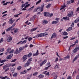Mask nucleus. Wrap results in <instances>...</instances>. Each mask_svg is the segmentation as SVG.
<instances>
[{
	"instance_id": "obj_1",
	"label": "nucleus",
	"mask_w": 79,
	"mask_h": 79,
	"mask_svg": "<svg viewBox=\"0 0 79 79\" xmlns=\"http://www.w3.org/2000/svg\"><path fill=\"white\" fill-rule=\"evenodd\" d=\"M48 34V33L47 32H45L44 33H40L39 34H38L37 35H35V36L33 37V38H38L39 37H45L46 35H47Z\"/></svg>"
},
{
	"instance_id": "obj_2",
	"label": "nucleus",
	"mask_w": 79,
	"mask_h": 79,
	"mask_svg": "<svg viewBox=\"0 0 79 79\" xmlns=\"http://www.w3.org/2000/svg\"><path fill=\"white\" fill-rule=\"evenodd\" d=\"M27 59V55H24L22 58L23 62H25L26 60Z\"/></svg>"
},
{
	"instance_id": "obj_3",
	"label": "nucleus",
	"mask_w": 79,
	"mask_h": 79,
	"mask_svg": "<svg viewBox=\"0 0 79 79\" xmlns=\"http://www.w3.org/2000/svg\"><path fill=\"white\" fill-rule=\"evenodd\" d=\"M15 20H13V18L10 19L8 21V23L9 24H12L14 22H15Z\"/></svg>"
},
{
	"instance_id": "obj_4",
	"label": "nucleus",
	"mask_w": 79,
	"mask_h": 79,
	"mask_svg": "<svg viewBox=\"0 0 79 79\" xmlns=\"http://www.w3.org/2000/svg\"><path fill=\"white\" fill-rule=\"evenodd\" d=\"M13 30H14V33H17L19 31V29L18 28H13Z\"/></svg>"
},
{
	"instance_id": "obj_5",
	"label": "nucleus",
	"mask_w": 79,
	"mask_h": 79,
	"mask_svg": "<svg viewBox=\"0 0 79 79\" xmlns=\"http://www.w3.org/2000/svg\"><path fill=\"white\" fill-rule=\"evenodd\" d=\"M73 15V11H71L67 15L69 17H71Z\"/></svg>"
},
{
	"instance_id": "obj_6",
	"label": "nucleus",
	"mask_w": 79,
	"mask_h": 79,
	"mask_svg": "<svg viewBox=\"0 0 79 79\" xmlns=\"http://www.w3.org/2000/svg\"><path fill=\"white\" fill-rule=\"evenodd\" d=\"M8 67H10V66L9 65V64H6L3 67V69L4 70H5L7 68H8Z\"/></svg>"
},
{
	"instance_id": "obj_7",
	"label": "nucleus",
	"mask_w": 79,
	"mask_h": 79,
	"mask_svg": "<svg viewBox=\"0 0 79 79\" xmlns=\"http://www.w3.org/2000/svg\"><path fill=\"white\" fill-rule=\"evenodd\" d=\"M13 55V54H11L10 55L7 56L6 57L7 59H11Z\"/></svg>"
},
{
	"instance_id": "obj_8",
	"label": "nucleus",
	"mask_w": 79,
	"mask_h": 79,
	"mask_svg": "<svg viewBox=\"0 0 79 79\" xmlns=\"http://www.w3.org/2000/svg\"><path fill=\"white\" fill-rule=\"evenodd\" d=\"M30 64H31V63H30L27 61V62L24 65V67H27V66H29L30 65Z\"/></svg>"
},
{
	"instance_id": "obj_9",
	"label": "nucleus",
	"mask_w": 79,
	"mask_h": 79,
	"mask_svg": "<svg viewBox=\"0 0 79 79\" xmlns=\"http://www.w3.org/2000/svg\"><path fill=\"white\" fill-rule=\"evenodd\" d=\"M79 58V54L76 56L74 59L73 60V63H74L75 61H76L77 60V59Z\"/></svg>"
},
{
	"instance_id": "obj_10",
	"label": "nucleus",
	"mask_w": 79,
	"mask_h": 79,
	"mask_svg": "<svg viewBox=\"0 0 79 79\" xmlns=\"http://www.w3.org/2000/svg\"><path fill=\"white\" fill-rule=\"evenodd\" d=\"M47 62V60H44L40 64V66H42L43 64H44Z\"/></svg>"
},
{
	"instance_id": "obj_11",
	"label": "nucleus",
	"mask_w": 79,
	"mask_h": 79,
	"mask_svg": "<svg viewBox=\"0 0 79 79\" xmlns=\"http://www.w3.org/2000/svg\"><path fill=\"white\" fill-rule=\"evenodd\" d=\"M12 40V37L11 36L9 37L7 40V42H11Z\"/></svg>"
},
{
	"instance_id": "obj_12",
	"label": "nucleus",
	"mask_w": 79,
	"mask_h": 79,
	"mask_svg": "<svg viewBox=\"0 0 79 79\" xmlns=\"http://www.w3.org/2000/svg\"><path fill=\"white\" fill-rule=\"evenodd\" d=\"M39 50H37L36 53L33 54V56H38V55H39Z\"/></svg>"
},
{
	"instance_id": "obj_13",
	"label": "nucleus",
	"mask_w": 79,
	"mask_h": 79,
	"mask_svg": "<svg viewBox=\"0 0 79 79\" xmlns=\"http://www.w3.org/2000/svg\"><path fill=\"white\" fill-rule=\"evenodd\" d=\"M62 35H68V33L66 31H64L61 33Z\"/></svg>"
},
{
	"instance_id": "obj_14",
	"label": "nucleus",
	"mask_w": 79,
	"mask_h": 79,
	"mask_svg": "<svg viewBox=\"0 0 79 79\" xmlns=\"http://www.w3.org/2000/svg\"><path fill=\"white\" fill-rule=\"evenodd\" d=\"M58 22H59L58 20L56 21H53L52 22V24H57Z\"/></svg>"
},
{
	"instance_id": "obj_15",
	"label": "nucleus",
	"mask_w": 79,
	"mask_h": 79,
	"mask_svg": "<svg viewBox=\"0 0 79 79\" xmlns=\"http://www.w3.org/2000/svg\"><path fill=\"white\" fill-rule=\"evenodd\" d=\"M56 36H57V35H56V34L55 33H54L52 34V36L51 37V39H53V37H56Z\"/></svg>"
},
{
	"instance_id": "obj_16",
	"label": "nucleus",
	"mask_w": 79,
	"mask_h": 79,
	"mask_svg": "<svg viewBox=\"0 0 79 79\" xmlns=\"http://www.w3.org/2000/svg\"><path fill=\"white\" fill-rule=\"evenodd\" d=\"M24 48H25V47H20L19 49V50L20 52V51L23 50V49H24Z\"/></svg>"
},
{
	"instance_id": "obj_17",
	"label": "nucleus",
	"mask_w": 79,
	"mask_h": 79,
	"mask_svg": "<svg viewBox=\"0 0 79 79\" xmlns=\"http://www.w3.org/2000/svg\"><path fill=\"white\" fill-rule=\"evenodd\" d=\"M44 16H48V12H44Z\"/></svg>"
},
{
	"instance_id": "obj_18",
	"label": "nucleus",
	"mask_w": 79,
	"mask_h": 79,
	"mask_svg": "<svg viewBox=\"0 0 79 79\" xmlns=\"http://www.w3.org/2000/svg\"><path fill=\"white\" fill-rule=\"evenodd\" d=\"M73 29V28L72 27H69L67 29L66 31H67V32H69V31H71L72 30V29Z\"/></svg>"
},
{
	"instance_id": "obj_19",
	"label": "nucleus",
	"mask_w": 79,
	"mask_h": 79,
	"mask_svg": "<svg viewBox=\"0 0 79 79\" xmlns=\"http://www.w3.org/2000/svg\"><path fill=\"white\" fill-rule=\"evenodd\" d=\"M38 77L39 78H43V77H44V75L40 74L38 76Z\"/></svg>"
},
{
	"instance_id": "obj_20",
	"label": "nucleus",
	"mask_w": 79,
	"mask_h": 79,
	"mask_svg": "<svg viewBox=\"0 0 79 79\" xmlns=\"http://www.w3.org/2000/svg\"><path fill=\"white\" fill-rule=\"evenodd\" d=\"M20 53V51H19L18 49H17L16 50V51L14 52V53H15V54H18V53Z\"/></svg>"
},
{
	"instance_id": "obj_21",
	"label": "nucleus",
	"mask_w": 79,
	"mask_h": 79,
	"mask_svg": "<svg viewBox=\"0 0 79 79\" xmlns=\"http://www.w3.org/2000/svg\"><path fill=\"white\" fill-rule=\"evenodd\" d=\"M36 29H37V27L31 29L30 31L31 32H33V31L36 30Z\"/></svg>"
},
{
	"instance_id": "obj_22",
	"label": "nucleus",
	"mask_w": 79,
	"mask_h": 79,
	"mask_svg": "<svg viewBox=\"0 0 79 79\" xmlns=\"http://www.w3.org/2000/svg\"><path fill=\"white\" fill-rule=\"evenodd\" d=\"M48 23V21L47 20H44L43 21V24H47Z\"/></svg>"
},
{
	"instance_id": "obj_23",
	"label": "nucleus",
	"mask_w": 79,
	"mask_h": 79,
	"mask_svg": "<svg viewBox=\"0 0 79 79\" xmlns=\"http://www.w3.org/2000/svg\"><path fill=\"white\" fill-rule=\"evenodd\" d=\"M32 58L31 57V58H30V59H28L27 61L30 63H31V61H32Z\"/></svg>"
},
{
	"instance_id": "obj_24",
	"label": "nucleus",
	"mask_w": 79,
	"mask_h": 79,
	"mask_svg": "<svg viewBox=\"0 0 79 79\" xmlns=\"http://www.w3.org/2000/svg\"><path fill=\"white\" fill-rule=\"evenodd\" d=\"M32 55V53H31V52H30L27 55V57L30 58V57Z\"/></svg>"
},
{
	"instance_id": "obj_25",
	"label": "nucleus",
	"mask_w": 79,
	"mask_h": 79,
	"mask_svg": "<svg viewBox=\"0 0 79 79\" xmlns=\"http://www.w3.org/2000/svg\"><path fill=\"white\" fill-rule=\"evenodd\" d=\"M65 8H66V5H64V6H61V8L60 9V10H63V9H64Z\"/></svg>"
},
{
	"instance_id": "obj_26",
	"label": "nucleus",
	"mask_w": 79,
	"mask_h": 79,
	"mask_svg": "<svg viewBox=\"0 0 79 79\" xmlns=\"http://www.w3.org/2000/svg\"><path fill=\"white\" fill-rule=\"evenodd\" d=\"M18 76V73H15L13 74V76L14 77H16V76Z\"/></svg>"
},
{
	"instance_id": "obj_27",
	"label": "nucleus",
	"mask_w": 79,
	"mask_h": 79,
	"mask_svg": "<svg viewBox=\"0 0 79 79\" xmlns=\"http://www.w3.org/2000/svg\"><path fill=\"white\" fill-rule=\"evenodd\" d=\"M77 51H78V50L76 47L73 50V53H76Z\"/></svg>"
},
{
	"instance_id": "obj_28",
	"label": "nucleus",
	"mask_w": 79,
	"mask_h": 79,
	"mask_svg": "<svg viewBox=\"0 0 79 79\" xmlns=\"http://www.w3.org/2000/svg\"><path fill=\"white\" fill-rule=\"evenodd\" d=\"M53 15V14H50L49 13H48V17H51V16H52Z\"/></svg>"
},
{
	"instance_id": "obj_29",
	"label": "nucleus",
	"mask_w": 79,
	"mask_h": 79,
	"mask_svg": "<svg viewBox=\"0 0 79 79\" xmlns=\"http://www.w3.org/2000/svg\"><path fill=\"white\" fill-rule=\"evenodd\" d=\"M9 66H11L12 67H14V66H15V65H16V64H10Z\"/></svg>"
},
{
	"instance_id": "obj_30",
	"label": "nucleus",
	"mask_w": 79,
	"mask_h": 79,
	"mask_svg": "<svg viewBox=\"0 0 79 79\" xmlns=\"http://www.w3.org/2000/svg\"><path fill=\"white\" fill-rule=\"evenodd\" d=\"M26 42H27V40H24L20 44H23L26 43Z\"/></svg>"
},
{
	"instance_id": "obj_31",
	"label": "nucleus",
	"mask_w": 79,
	"mask_h": 79,
	"mask_svg": "<svg viewBox=\"0 0 79 79\" xmlns=\"http://www.w3.org/2000/svg\"><path fill=\"white\" fill-rule=\"evenodd\" d=\"M5 61H6V60H1L0 63H4L5 62Z\"/></svg>"
},
{
	"instance_id": "obj_32",
	"label": "nucleus",
	"mask_w": 79,
	"mask_h": 79,
	"mask_svg": "<svg viewBox=\"0 0 79 79\" xmlns=\"http://www.w3.org/2000/svg\"><path fill=\"white\" fill-rule=\"evenodd\" d=\"M26 73H27V71H26V70H24L23 72H21L20 74H26Z\"/></svg>"
},
{
	"instance_id": "obj_33",
	"label": "nucleus",
	"mask_w": 79,
	"mask_h": 79,
	"mask_svg": "<svg viewBox=\"0 0 79 79\" xmlns=\"http://www.w3.org/2000/svg\"><path fill=\"white\" fill-rule=\"evenodd\" d=\"M51 4H49L46 6L47 8H48L49 7L51 6Z\"/></svg>"
},
{
	"instance_id": "obj_34",
	"label": "nucleus",
	"mask_w": 79,
	"mask_h": 79,
	"mask_svg": "<svg viewBox=\"0 0 79 79\" xmlns=\"http://www.w3.org/2000/svg\"><path fill=\"white\" fill-rule=\"evenodd\" d=\"M36 18V15H35L33 16L32 18V21L34 22L35 20V18Z\"/></svg>"
},
{
	"instance_id": "obj_35",
	"label": "nucleus",
	"mask_w": 79,
	"mask_h": 79,
	"mask_svg": "<svg viewBox=\"0 0 79 79\" xmlns=\"http://www.w3.org/2000/svg\"><path fill=\"white\" fill-rule=\"evenodd\" d=\"M22 68V67H21V66H19L17 67V69H18V70H20V69H21Z\"/></svg>"
},
{
	"instance_id": "obj_36",
	"label": "nucleus",
	"mask_w": 79,
	"mask_h": 79,
	"mask_svg": "<svg viewBox=\"0 0 79 79\" xmlns=\"http://www.w3.org/2000/svg\"><path fill=\"white\" fill-rule=\"evenodd\" d=\"M5 49L4 48H2L0 49V52H4Z\"/></svg>"
},
{
	"instance_id": "obj_37",
	"label": "nucleus",
	"mask_w": 79,
	"mask_h": 79,
	"mask_svg": "<svg viewBox=\"0 0 79 79\" xmlns=\"http://www.w3.org/2000/svg\"><path fill=\"white\" fill-rule=\"evenodd\" d=\"M66 58H67L68 60L69 59V58H70V55H68L66 56Z\"/></svg>"
},
{
	"instance_id": "obj_38",
	"label": "nucleus",
	"mask_w": 79,
	"mask_h": 79,
	"mask_svg": "<svg viewBox=\"0 0 79 79\" xmlns=\"http://www.w3.org/2000/svg\"><path fill=\"white\" fill-rule=\"evenodd\" d=\"M11 48H8L7 50H6L7 52H8L9 53H10V51L11 50Z\"/></svg>"
},
{
	"instance_id": "obj_39",
	"label": "nucleus",
	"mask_w": 79,
	"mask_h": 79,
	"mask_svg": "<svg viewBox=\"0 0 79 79\" xmlns=\"http://www.w3.org/2000/svg\"><path fill=\"white\" fill-rule=\"evenodd\" d=\"M15 69L14 68H13L12 69H11V71H12V74H13V73H14V72H15Z\"/></svg>"
},
{
	"instance_id": "obj_40",
	"label": "nucleus",
	"mask_w": 79,
	"mask_h": 79,
	"mask_svg": "<svg viewBox=\"0 0 79 79\" xmlns=\"http://www.w3.org/2000/svg\"><path fill=\"white\" fill-rule=\"evenodd\" d=\"M40 2H41V0H39L36 3V5H37V4H39Z\"/></svg>"
},
{
	"instance_id": "obj_41",
	"label": "nucleus",
	"mask_w": 79,
	"mask_h": 79,
	"mask_svg": "<svg viewBox=\"0 0 79 79\" xmlns=\"http://www.w3.org/2000/svg\"><path fill=\"white\" fill-rule=\"evenodd\" d=\"M51 66H52V65H49L48 67H46L45 68V69H46V70H47V69H48V68H49V67H50Z\"/></svg>"
},
{
	"instance_id": "obj_42",
	"label": "nucleus",
	"mask_w": 79,
	"mask_h": 79,
	"mask_svg": "<svg viewBox=\"0 0 79 79\" xmlns=\"http://www.w3.org/2000/svg\"><path fill=\"white\" fill-rule=\"evenodd\" d=\"M32 39V38L31 37H30L28 39V40L29 41H30Z\"/></svg>"
},
{
	"instance_id": "obj_43",
	"label": "nucleus",
	"mask_w": 79,
	"mask_h": 79,
	"mask_svg": "<svg viewBox=\"0 0 79 79\" xmlns=\"http://www.w3.org/2000/svg\"><path fill=\"white\" fill-rule=\"evenodd\" d=\"M54 69H58V66L57 65V64H56L55 65V66L54 67Z\"/></svg>"
},
{
	"instance_id": "obj_44",
	"label": "nucleus",
	"mask_w": 79,
	"mask_h": 79,
	"mask_svg": "<svg viewBox=\"0 0 79 79\" xmlns=\"http://www.w3.org/2000/svg\"><path fill=\"white\" fill-rule=\"evenodd\" d=\"M8 3H10V2H6L3 4V6L4 5H5V6L6 5H7L8 4Z\"/></svg>"
},
{
	"instance_id": "obj_45",
	"label": "nucleus",
	"mask_w": 79,
	"mask_h": 79,
	"mask_svg": "<svg viewBox=\"0 0 79 79\" xmlns=\"http://www.w3.org/2000/svg\"><path fill=\"white\" fill-rule=\"evenodd\" d=\"M67 18H68V17L67 16L64 17L62 18L63 19H64V20H67Z\"/></svg>"
},
{
	"instance_id": "obj_46",
	"label": "nucleus",
	"mask_w": 79,
	"mask_h": 79,
	"mask_svg": "<svg viewBox=\"0 0 79 79\" xmlns=\"http://www.w3.org/2000/svg\"><path fill=\"white\" fill-rule=\"evenodd\" d=\"M45 1V2L46 3H47V2H48L49 1H53V0H44Z\"/></svg>"
},
{
	"instance_id": "obj_47",
	"label": "nucleus",
	"mask_w": 79,
	"mask_h": 79,
	"mask_svg": "<svg viewBox=\"0 0 79 79\" xmlns=\"http://www.w3.org/2000/svg\"><path fill=\"white\" fill-rule=\"evenodd\" d=\"M14 52V49H12L11 51L9 52V53H13V52Z\"/></svg>"
},
{
	"instance_id": "obj_48",
	"label": "nucleus",
	"mask_w": 79,
	"mask_h": 79,
	"mask_svg": "<svg viewBox=\"0 0 79 79\" xmlns=\"http://www.w3.org/2000/svg\"><path fill=\"white\" fill-rule=\"evenodd\" d=\"M38 9H39V7H37L36 8V9H35L34 10V11L35 12H36V11H37V10H38Z\"/></svg>"
},
{
	"instance_id": "obj_49",
	"label": "nucleus",
	"mask_w": 79,
	"mask_h": 79,
	"mask_svg": "<svg viewBox=\"0 0 79 79\" xmlns=\"http://www.w3.org/2000/svg\"><path fill=\"white\" fill-rule=\"evenodd\" d=\"M8 76H5V77H2L1 78L2 79H6V78H8Z\"/></svg>"
},
{
	"instance_id": "obj_50",
	"label": "nucleus",
	"mask_w": 79,
	"mask_h": 79,
	"mask_svg": "<svg viewBox=\"0 0 79 79\" xmlns=\"http://www.w3.org/2000/svg\"><path fill=\"white\" fill-rule=\"evenodd\" d=\"M30 4H28L26 5L25 6V8H27V7H29V6H30Z\"/></svg>"
},
{
	"instance_id": "obj_51",
	"label": "nucleus",
	"mask_w": 79,
	"mask_h": 79,
	"mask_svg": "<svg viewBox=\"0 0 79 79\" xmlns=\"http://www.w3.org/2000/svg\"><path fill=\"white\" fill-rule=\"evenodd\" d=\"M11 30V29H10V28H9L6 29V32H8V31H10Z\"/></svg>"
},
{
	"instance_id": "obj_52",
	"label": "nucleus",
	"mask_w": 79,
	"mask_h": 79,
	"mask_svg": "<svg viewBox=\"0 0 79 79\" xmlns=\"http://www.w3.org/2000/svg\"><path fill=\"white\" fill-rule=\"evenodd\" d=\"M74 22H73L72 23L71 27H74Z\"/></svg>"
},
{
	"instance_id": "obj_53",
	"label": "nucleus",
	"mask_w": 79,
	"mask_h": 79,
	"mask_svg": "<svg viewBox=\"0 0 79 79\" xmlns=\"http://www.w3.org/2000/svg\"><path fill=\"white\" fill-rule=\"evenodd\" d=\"M76 45V44H73L71 45L70 47H74V45Z\"/></svg>"
},
{
	"instance_id": "obj_54",
	"label": "nucleus",
	"mask_w": 79,
	"mask_h": 79,
	"mask_svg": "<svg viewBox=\"0 0 79 79\" xmlns=\"http://www.w3.org/2000/svg\"><path fill=\"white\" fill-rule=\"evenodd\" d=\"M38 73L37 72H35L33 74V76H36L37 75Z\"/></svg>"
},
{
	"instance_id": "obj_55",
	"label": "nucleus",
	"mask_w": 79,
	"mask_h": 79,
	"mask_svg": "<svg viewBox=\"0 0 79 79\" xmlns=\"http://www.w3.org/2000/svg\"><path fill=\"white\" fill-rule=\"evenodd\" d=\"M3 42V38H2L0 40V44H1Z\"/></svg>"
},
{
	"instance_id": "obj_56",
	"label": "nucleus",
	"mask_w": 79,
	"mask_h": 79,
	"mask_svg": "<svg viewBox=\"0 0 79 79\" xmlns=\"http://www.w3.org/2000/svg\"><path fill=\"white\" fill-rule=\"evenodd\" d=\"M22 11H25V10H26V8H25V6L24 8H23L22 9Z\"/></svg>"
},
{
	"instance_id": "obj_57",
	"label": "nucleus",
	"mask_w": 79,
	"mask_h": 79,
	"mask_svg": "<svg viewBox=\"0 0 79 79\" xmlns=\"http://www.w3.org/2000/svg\"><path fill=\"white\" fill-rule=\"evenodd\" d=\"M44 11V8L42 7H41V9H40L41 12H42V11Z\"/></svg>"
},
{
	"instance_id": "obj_58",
	"label": "nucleus",
	"mask_w": 79,
	"mask_h": 79,
	"mask_svg": "<svg viewBox=\"0 0 79 79\" xmlns=\"http://www.w3.org/2000/svg\"><path fill=\"white\" fill-rule=\"evenodd\" d=\"M78 22H79L77 20V19H76L75 21H74V23H78Z\"/></svg>"
},
{
	"instance_id": "obj_59",
	"label": "nucleus",
	"mask_w": 79,
	"mask_h": 79,
	"mask_svg": "<svg viewBox=\"0 0 79 79\" xmlns=\"http://www.w3.org/2000/svg\"><path fill=\"white\" fill-rule=\"evenodd\" d=\"M63 38L64 39H67V38H68V36H64V37Z\"/></svg>"
},
{
	"instance_id": "obj_60",
	"label": "nucleus",
	"mask_w": 79,
	"mask_h": 79,
	"mask_svg": "<svg viewBox=\"0 0 79 79\" xmlns=\"http://www.w3.org/2000/svg\"><path fill=\"white\" fill-rule=\"evenodd\" d=\"M44 6H45V5L44 4H43L41 5V7L44 8Z\"/></svg>"
},
{
	"instance_id": "obj_61",
	"label": "nucleus",
	"mask_w": 79,
	"mask_h": 79,
	"mask_svg": "<svg viewBox=\"0 0 79 79\" xmlns=\"http://www.w3.org/2000/svg\"><path fill=\"white\" fill-rule=\"evenodd\" d=\"M16 61V59H15L12 60V61H11V62H15Z\"/></svg>"
},
{
	"instance_id": "obj_62",
	"label": "nucleus",
	"mask_w": 79,
	"mask_h": 79,
	"mask_svg": "<svg viewBox=\"0 0 79 79\" xmlns=\"http://www.w3.org/2000/svg\"><path fill=\"white\" fill-rule=\"evenodd\" d=\"M71 77L70 76H69L68 77L67 79H71Z\"/></svg>"
},
{
	"instance_id": "obj_63",
	"label": "nucleus",
	"mask_w": 79,
	"mask_h": 79,
	"mask_svg": "<svg viewBox=\"0 0 79 79\" xmlns=\"http://www.w3.org/2000/svg\"><path fill=\"white\" fill-rule=\"evenodd\" d=\"M14 16L15 18H17V17H18V14L15 15H14Z\"/></svg>"
},
{
	"instance_id": "obj_64",
	"label": "nucleus",
	"mask_w": 79,
	"mask_h": 79,
	"mask_svg": "<svg viewBox=\"0 0 79 79\" xmlns=\"http://www.w3.org/2000/svg\"><path fill=\"white\" fill-rule=\"evenodd\" d=\"M76 48H77V50H79V46H77L76 47Z\"/></svg>"
}]
</instances>
